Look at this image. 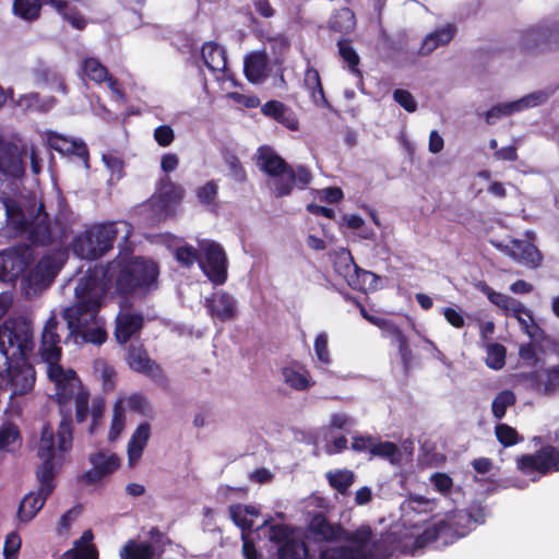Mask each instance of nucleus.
I'll list each match as a JSON object with an SVG mask.
<instances>
[{"label":"nucleus","instance_id":"15","mask_svg":"<svg viewBox=\"0 0 559 559\" xmlns=\"http://www.w3.org/2000/svg\"><path fill=\"white\" fill-rule=\"evenodd\" d=\"M36 247H7L0 251V281L13 282L35 259Z\"/></svg>","mask_w":559,"mask_h":559},{"label":"nucleus","instance_id":"24","mask_svg":"<svg viewBox=\"0 0 559 559\" xmlns=\"http://www.w3.org/2000/svg\"><path fill=\"white\" fill-rule=\"evenodd\" d=\"M0 171L8 176L21 177L25 171V164L17 145L0 139Z\"/></svg>","mask_w":559,"mask_h":559},{"label":"nucleus","instance_id":"14","mask_svg":"<svg viewBox=\"0 0 559 559\" xmlns=\"http://www.w3.org/2000/svg\"><path fill=\"white\" fill-rule=\"evenodd\" d=\"M147 535L151 539L150 543L139 542L134 538L128 539L119 551L120 559L160 558L166 551V547L173 543L168 535L157 526L151 527Z\"/></svg>","mask_w":559,"mask_h":559},{"label":"nucleus","instance_id":"7","mask_svg":"<svg viewBox=\"0 0 559 559\" xmlns=\"http://www.w3.org/2000/svg\"><path fill=\"white\" fill-rule=\"evenodd\" d=\"M175 257L188 269L198 263L214 286H222L227 282L228 258L224 247H176Z\"/></svg>","mask_w":559,"mask_h":559},{"label":"nucleus","instance_id":"54","mask_svg":"<svg viewBox=\"0 0 559 559\" xmlns=\"http://www.w3.org/2000/svg\"><path fill=\"white\" fill-rule=\"evenodd\" d=\"M218 186L215 181H207L197 190L199 201L209 206H214L217 199Z\"/></svg>","mask_w":559,"mask_h":559},{"label":"nucleus","instance_id":"52","mask_svg":"<svg viewBox=\"0 0 559 559\" xmlns=\"http://www.w3.org/2000/svg\"><path fill=\"white\" fill-rule=\"evenodd\" d=\"M331 26L337 32H348L355 26L354 13L348 8L341 9L331 21Z\"/></svg>","mask_w":559,"mask_h":559},{"label":"nucleus","instance_id":"1","mask_svg":"<svg viewBox=\"0 0 559 559\" xmlns=\"http://www.w3.org/2000/svg\"><path fill=\"white\" fill-rule=\"evenodd\" d=\"M34 348L33 325L23 317L0 324V379H7L13 395L29 392L36 381L29 356Z\"/></svg>","mask_w":559,"mask_h":559},{"label":"nucleus","instance_id":"36","mask_svg":"<svg viewBox=\"0 0 559 559\" xmlns=\"http://www.w3.org/2000/svg\"><path fill=\"white\" fill-rule=\"evenodd\" d=\"M304 83L307 90L310 91L311 97L317 105L324 106L328 104L326 98L324 96L319 72L316 69H307L305 73Z\"/></svg>","mask_w":559,"mask_h":559},{"label":"nucleus","instance_id":"30","mask_svg":"<svg viewBox=\"0 0 559 559\" xmlns=\"http://www.w3.org/2000/svg\"><path fill=\"white\" fill-rule=\"evenodd\" d=\"M151 437V425L147 421L141 423L133 431L127 447L129 464L138 462Z\"/></svg>","mask_w":559,"mask_h":559},{"label":"nucleus","instance_id":"11","mask_svg":"<svg viewBox=\"0 0 559 559\" xmlns=\"http://www.w3.org/2000/svg\"><path fill=\"white\" fill-rule=\"evenodd\" d=\"M308 535L317 543H359L367 538V531L358 530L347 531L341 523H333L321 511L314 512L307 526Z\"/></svg>","mask_w":559,"mask_h":559},{"label":"nucleus","instance_id":"22","mask_svg":"<svg viewBox=\"0 0 559 559\" xmlns=\"http://www.w3.org/2000/svg\"><path fill=\"white\" fill-rule=\"evenodd\" d=\"M477 287L479 288V290L481 293H484L487 296V298L489 299V301L491 304L496 305L497 307H499L506 311H511L512 314L518 319V321L522 325L527 328V323L523 318H521V314L523 313V314L527 316L530 319H532V316H531V311L527 310L521 301H519L506 294L493 290L485 282H479Z\"/></svg>","mask_w":559,"mask_h":559},{"label":"nucleus","instance_id":"9","mask_svg":"<svg viewBox=\"0 0 559 559\" xmlns=\"http://www.w3.org/2000/svg\"><path fill=\"white\" fill-rule=\"evenodd\" d=\"M473 520L472 514L465 510H455L444 520H440L427 528L416 537L415 545L419 548L442 539L443 545L453 543L454 540L465 536Z\"/></svg>","mask_w":559,"mask_h":559},{"label":"nucleus","instance_id":"32","mask_svg":"<svg viewBox=\"0 0 559 559\" xmlns=\"http://www.w3.org/2000/svg\"><path fill=\"white\" fill-rule=\"evenodd\" d=\"M510 255L515 262L532 269L540 265L543 255L538 247H498Z\"/></svg>","mask_w":559,"mask_h":559},{"label":"nucleus","instance_id":"25","mask_svg":"<svg viewBox=\"0 0 559 559\" xmlns=\"http://www.w3.org/2000/svg\"><path fill=\"white\" fill-rule=\"evenodd\" d=\"M58 324V320L55 316H51L46 321L40 341V355L43 359H61L62 350L59 346L60 336L57 333Z\"/></svg>","mask_w":559,"mask_h":559},{"label":"nucleus","instance_id":"4","mask_svg":"<svg viewBox=\"0 0 559 559\" xmlns=\"http://www.w3.org/2000/svg\"><path fill=\"white\" fill-rule=\"evenodd\" d=\"M37 456L41 463L35 471L38 481L37 491H31L22 499L17 509V519L22 523L32 521L43 509L47 499L56 488L55 461L62 462L56 450L53 428L49 423L43 425L37 444Z\"/></svg>","mask_w":559,"mask_h":559},{"label":"nucleus","instance_id":"51","mask_svg":"<svg viewBox=\"0 0 559 559\" xmlns=\"http://www.w3.org/2000/svg\"><path fill=\"white\" fill-rule=\"evenodd\" d=\"M370 454L372 456H379L394 462L399 455V447L391 441H373L372 448H370Z\"/></svg>","mask_w":559,"mask_h":559},{"label":"nucleus","instance_id":"19","mask_svg":"<svg viewBox=\"0 0 559 559\" xmlns=\"http://www.w3.org/2000/svg\"><path fill=\"white\" fill-rule=\"evenodd\" d=\"M127 362L131 370L148 377L154 382L162 383L165 380L162 367L150 358L143 345H129Z\"/></svg>","mask_w":559,"mask_h":559},{"label":"nucleus","instance_id":"12","mask_svg":"<svg viewBox=\"0 0 559 559\" xmlns=\"http://www.w3.org/2000/svg\"><path fill=\"white\" fill-rule=\"evenodd\" d=\"M132 230V226L126 221L95 224L79 235L73 245H126Z\"/></svg>","mask_w":559,"mask_h":559},{"label":"nucleus","instance_id":"48","mask_svg":"<svg viewBox=\"0 0 559 559\" xmlns=\"http://www.w3.org/2000/svg\"><path fill=\"white\" fill-rule=\"evenodd\" d=\"M82 70L84 74L96 83H102L108 79V70L96 58H87L83 61Z\"/></svg>","mask_w":559,"mask_h":559},{"label":"nucleus","instance_id":"2","mask_svg":"<svg viewBox=\"0 0 559 559\" xmlns=\"http://www.w3.org/2000/svg\"><path fill=\"white\" fill-rule=\"evenodd\" d=\"M53 399L59 405L61 420L55 433V443L58 456H66L73 445V419L70 402L73 400L76 424H83L91 416L88 432L94 435L102 424L105 414V401L102 397L92 400L90 393L80 385L75 371L70 370V376L64 381L55 384Z\"/></svg>","mask_w":559,"mask_h":559},{"label":"nucleus","instance_id":"61","mask_svg":"<svg viewBox=\"0 0 559 559\" xmlns=\"http://www.w3.org/2000/svg\"><path fill=\"white\" fill-rule=\"evenodd\" d=\"M314 353L318 359L324 364L329 365L331 362L329 346H328V336L325 333H320L317 335L314 340Z\"/></svg>","mask_w":559,"mask_h":559},{"label":"nucleus","instance_id":"39","mask_svg":"<svg viewBox=\"0 0 559 559\" xmlns=\"http://www.w3.org/2000/svg\"><path fill=\"white\" fill-rule=\"evenodd\" d=\"M389 334L397 344L399 354L404 368L408 369L412 361V349L409 347L408 338L396 324L389 325Z\"/></svg>","mask_w":559,"mask_h":559},{"label":"nucleus","instance_id":"26","mask_svg":"<svg viewBox=\"0 0 559 559\" xmlns=\"http://www.w3.org/2000/svg\"><path fill=\"white\" fill-rule=\"evenodd\" d=\"M48 145L64 155H76L83 162L86 168H88V150L84 142L68 139L56 132H50L47 139Z\"/></svg>","mask_w":559,"mask_h":559},{"label":"nucleus","instance_id":"3","mask_svg":"<svg viewBox=\"0 0 559 559\" xmlns=\"http://www.w3.org/2000/svg\"><path fill=\"white\" fill-rule=\"evenodd\" d=\"M122 250L104 267H98L104 290L123 300L145 297L158 288L159 265L151 258L134 255L132 247Z\"/></svg>","mask_w":559,"mask_h":559},{"label":"nucleus","instance_id":"43","mask_svg":"<svg viewBox=\"0 0 559 559\" xmlns=\"http://www.w3.org/2000/svg\"><path fill=\"white\" fill-rule=\"evenodd\" d=\"M41 9L40 0H14L13 12L27 21H34L39 17Z\"/></svg>","mask_w":559,"mask_h":559},{"label":"nucleus","instance_id":"20","mask_svg":"<svg viewBox=\"0 0 559 559\" xmlns=\"http://www.w3.org/2000/svg\"><path fill=\"white\" fill-rule=\"evenodd\" d=\"M311 181V174L304 166L296 169L292 166L285 167L277 176L272 177L271 186L276 197L288 195L295 186L304 189Z\"/></svg>","mask_w":559,"mask_h":559},{"label":"nucleus","instance_id":"21","mask_svg":"<svg viewBox=\"0 0 559 559\" xmlns=\"http://www.w3.org/2000/svg\"><path fill=\"white\" fill-rule=\"evenodd\" d=\"M92 468L86 471L80 477L88 485L96 484L103 478L111 475L120 466V459L116 453L106 454L105 452L92 453L88 457Z\"/></svg>","mask_w":559,"mask_h":559},{"label":"nucleus","instance_id":"28","mask_svg":"<svg viewBox=\"0 0 559 559\" xmlns=\"http://www.w3.org/2000/svg\"><path fill=\"white\" fill-rule=\"evenodd\" d=\"M456 33V27L453 24H447L442 27L435 29L427 34L418 49L419 56H428L439 47L448 45Z\"/></svg>","mask_w":559,"mask_h":559},{"label":"nucleus","instance_id":"16","mask_svg":"<svg viewBox=\"0 0 559 559\" xmlns=\"http://www.w3.org/2000/svg\"><path fill=\"white\" fill-rule=\"evenodd\" d=\"M133 304L129 300L120 302V311L115 319V337L117 343L124 345L139 334L144 326L142 312L132 311Z\"/></svg>","mask_w":559,"mask_h":559},{"label":"nucleus","instance_id":"42","mask_svg":"<svg viewBox=\"0 0 559 559\" xmlns=\"http://www.w3.org/2000/svg\"><path fill=\"white\" fill-rule=\"evenodd\" d=\"M365 559H384L389 556V549L385 540L382 538H374L373 530L370 527V537L362 546Z\"/></svg>","mask_w":559,"mask_h":559},{"label":"nucleus","instance_id":"31","mask_svg":"<svg viewBox=\"0 0 559 559\" xmlns=\"http://www.w3.org/2000/svg\"><path fill=\"white\" fill-rule=\"evenodd\" d=\"M267 58L264 52H251L245 58L243 71L251 83L263 82L267 74Z\"/></svg>","mask_w":559,"mask_h":559},{"label":"nucleus","instance_id":"35","mask_svg":"<svg viewBox=\"0 0 559 559\" xmlns=\"http://www.w3.org/2000/svg\"><path fill=\"white\" fill-rule=\"evenodd\" d=\"M21 444V432L14 424L7 423L0 426V452L13 453Z\"/></svg>","mask_w":559,"mask_h":559},{"label":"nucleus","instance_id":"47","mask_svg":"<svg viewBox=\"0 0 559 559\" xmlns=\"http://www.w3.org/2000/svg\"><path fill=\"white\" fill-rule=\"evenodd\" d=\"M126 427V416H124V409L122 407L121 400H118L114 404L112 408V416H111V423L110 428L108 432V440L109 441H116Z\"/></svg>","mask_w":559,"mask_h":559},{"label":"nucleus","instance_id":"13","mask_svg":"<svg viewBox=\"0 0 559 559\" xmlns=\"http://www.w3.org/2000/svg\"><path fill=\"white\" fill-rule=\"evenodd\" d=\"M69 258V247H55L44 254L28 272L26 280L29 286L47 288L61 271Z\"/></svg>","mask_w":559,"mask_h":559},{"label":"nucleus","instance_id":"59","mask_svg":"<svg viewBox=\"0 0 559 559\" xmlns=\"http://www.w3.org/2000/svg\"><path fill=\"white\" fill-rule=\"evenodd\" d=\"M394 100L408 112L417 109V102L414 96L406 90L397 88L393 92Z\"/></svg>","mask_w":559,"mask_h":559},{"label":"nucleus","instance_id":"60","mask_svg":"<svg viewBox=\"0 0 559 559\" xmlns=\"http://www.w3.org/2000/svg\"><path fill=\"white\" fill-rule=\"evenodd\" d=\"M63 20L69 22L72 27L75 29L82 31L85 28L87 22L85 17L81 14L76 7H70L64 12L60 14Z\"/></svg>","mask_w":559,"mask_h":559},{"label":"nucleus","instance_id":"55","mask_svg":"<svg viewBox=\"0 0 559 559\" xmlns=\"http://www.w3.org/2000/svg\"><path fill=\"white\" fill-rule=\"evenodd\" d=\"M76 257L87 260L96 261L103 258L114 247H71Z\"/></svg>","mask_w":559,"mask_h":559},{"label":"nucleus","instance_id":"62","mask_svg":"<svg viewBox=\"0 0 559 559\" xmlns=\"http://www.w3.org/2000/svg\"><path fill=\"white\" fill-rule=\"evenodd\" d=\"M154 140L163 147L169 146L175 140V132L168 124L158 126L154 130Z\"/></svg>","mask_w":559,"mask_h":559},{"label":"nucleus","instance_id":"56","mask_svg":"<svg viewBox=\"0 0 559 559\" xmlns=\"http://www.w3.org/2000/svg\"><path fill=\"white\" fill-rule=\"evenodd\" d=\"M75 335L83 336L84 341L95 345H102L107 340V332L103 326L84 328L82 332L74 333Z\"/></svg>","mask_w":559,"mask_h":559},{"label":"nucleus","instance_id":"58","mask_svg":"<svg viewBox=\"0 0 559 559\" xmlns=\"http://www.w3.org/2000/svg\"><path fill=\"white\" fill-rule=\"evenodd\" d=\"M47 362V374L55 384L64 381L70 376V370L66 371L59 364L60 360L44 359Z\"/></svg>","mask_w":559,"mask_h":559},{"label":"nucleus","instance_id":"27","mask_svg":"<svg viewBox=\"0 0 559 559\" xmlns=\"http://www.w3.org/2000/svg\"><path fill=\"white\" fill-rule=\"evenodd\" d=\"M358 530L367 531L368 536L365 542L361 544L347 543V545L328 547L320 551L319 559H365L362 546L368 542L370 537V525H360Z\"/></svg>","mask_w":559,"mask_h":559},{"label":"nucleus","instance_id":"23","mask_svg":"<svg viewBox=\"0 0 559 559\" xmlns=\"http://www.w3.org/2000/svg\"><path fill=\"white\" fill-rule=\"evenodd\" d=\"M204 306L212 318L222 322L233 320L236 317V300L225 290L216 292L211 297L205 298Z\"/></svg>","mask_w":559,"mask_h":559},{"label":"nucleus","instance_id":"5","mask_svg":"<svg viewBox=\"0 0 559 559\" xmlns=\"http://www.w3.org/2000/svg\"><path fill=\"white\" fill-rule=\"evenodd\" d=\"M0 231L8 237L28 233L29 245H52L50 222L39 204L36 214H26L20 201L11 197H0Z\"/></svg>","mask_w":559,"mask_h":559},{"label":"nucleus","instance_id":"45","mask_svg":"<svg viewBox=\"0 0 559 559\" xmlns=\"http://www.w3.org/2000/svg\"><path fill=\"white\" fill-rule=\"evenodd\" d=\"M495 435L499 443L504 448L513 447L524 440L523 436H521L515 428L504 423L496 425Z\"/></svg>","mask_w":559,"mask_h":559},{"label":"nucleus","instance_id":"64","mask_svg":"<svg viewBox=\"0 0 559 559\" xmlns=\"http://www.w3.org/2000/svg\"><path fill=\"white\" fill-rule=\"evenodd\" d=\"M431 480H432V484H433L436 490L441 493H448L453 486L452 478L448 474H444V473H436L431 477Z\"/></svg>","mask_w":559,"mask_h":559},{"label":"nucleus","instance_id":"33","mask_svg":"<svg viewBox=\"0 0 559 559\" xmlns=\"http://www.w3.org/2000/svg\"><path fill=\"white\" fill-rule=\"evenodd\" d=\"M203 63L213 72L224 71L226 68V55L223 47L215 43H205L201 49Z\"/></svg>","mask_w":559,"mask_h":559},{"label":"nucleus","instance_id":"41","mask_svg":"<svg viewBox=\"0 0 559 559\" xmlns=\"http://www.w3.org/2000/svg\"><path fill=\"white\" fill-rule=\"evenodd\" d=\"M326 478L329 485L344 495L348 491V488L354 484L355 475L352 471L343 469L336 472H328Z\"/></svg>","mask_w":559,"mask_h":559},{"label":"nucleus","instance_id":"8","mask_svg":"<svg viewBox=\"0 0 559 559\" xmlns=\"http://www.w3.org/2000/svg\"><path fill=\"white\" fill-rule=\"evenodd\" d=\"M518 48L528 56H540L559 50V21L542 20L518 33Z\"/></svg>","mask_w":559,"mask_h":559},{"label":"nucleus","instance_id":"38","mask_svg":"<svg viewBox=\"0 0 559 559\" xmlns=\"http://www.w3.org/2000/svg\"><path fill=\"white\" fill-rule=\"evenodd\" d=\"M94 535L91 530H86L82 533L81 537L74 543V549L69 552H73L75 559H97V551L94 546H91Z\"/></svg>","mask_w":559,"mask_h":559},{"label":"nucleus","instance_id":"49","mask_svg":"<svg viewBox=\"0 0 559 559\" xmlns=\"http://www.w3.org/2000/svg\"><path fill=\"white\" fill-rule=\"evenodd\" d=\"M507 349L499 343H493L487 347V366L491 369L499 370L506 364Z\"/></svg>","mask_w":559,"mask_h":559},{"label":"nucleus","instance_id":"46","mask_svg":"<svg viewBox=\"0 0 559 559\" xmlns=\"http://www.w3.org/2000/svg\"><path fill=\"white\" fill-rule=\"evenodd\" d=\"M337 47H338V53H340L341 58L343 59V61L345 63H347L350 72L357 76H360L361 75L360 71L357 68L359 64L360 58H359L358 53L356 52V50L354 49V47L352 46L350 41L345 40V39L338 40Z\"/></svg>","mask_w":559,"mask_h":559},{"label":"nucleus","instance_id":"29","mask_svg":"<svg viewBox=\"0 0 559 559\" xmlns=\"http://www.w3.org/2000/svg\"><path fill=\"white\" fill-rule=\"evenodd\" d=\"M257 166L271 178L277 176L288 164L270 146H261L257 151Z\"/></svg>","mask_w":559,"mask_h":559},{"label":"nucleus","instance_id":"50","mask_svg":"<svg viewBox=\"0 0 559 559\" xmlns=\"http://www.w3.org/2000/svg\"><path fill=\"white\" fill-rule=\"evenodd\" d=\"M127 406L130 411L148 416L152 413V406L148 399L143 393H132L127 399Z\"/></svg>","mask_w":559,"mask_h":559},{"label":"nucleus","instance_id":"63","mask_svg":"<svg viewBox=\"0 0 559 559\" xmlns=\"http://www.w3.org/2000/svg\"><path fill=\"white\" fill-rule=\"evenodd\" d=\"M338 259L343 260L345 262L344 266H338V264L335 263L336 271L341 275L348 276L352 271H354V272L358 271V266L354 262V259H353V257H352V254H350V252H349L347 247H345V248L342 247V252L340 253Z\"/></svg>","mask_w":559,"mask_h":559},{"label":"nucleus","instance_id":"6","mask_svg":"<svg viewBox=\"0 0 559 559\" xmlns=\"http://www.w3.org/2000/svg\"><path fill=\"white\" fill-rule=\"evenodd\" d=\"M108 290H104L98 266L88 267L74 288L75 302L63 311L71 333H79L96 321Z\"/></svg>","mask_w":559,"mask_h":559},{"label":"nucleus","instance_id":"40","mask_svg":"<svg viewBox=\"0 0 559 559\" xmlns=\"http://www.w3.org/2000/svg\"><path fill=\"white\" fill-rule=\"evenodd\" d=\"M516 402V396L511 390H503L499 392L491 404V412L497 420H501L510 406Z\"/></svg>","mask_w":559,"mask_h":559},{"label":"nucleus","instance_id":"10","mask_svg":"<svg viewBox=\"0 0 559 559\" xmlns=\"http://www.w3.org/2000/svg\"><path fill=\"white\" fill-rule=\"evenodd\" d=\"M516 471L538 481L542 477L559 472V449L552 444L542 445L534 453H525L515 457Z\"/></svg>","mask_w":559,"mask_h":559},{"label":"nucleus","instance_id":"37","mask_svg":"<svg viewBox=\"0 0 559 559\" xmlns=\"http://www.w3.org/2000/svg\"><path fill=\"white\" fill-rule=\"evenodd\" d=\"M282 374L285 383L294 390L304 391L310 388L313 382L310 380L309 372L305 370L299 372L293 367H284Z\"/></svg>","mask_w":559,"mask_h":559},{"label":"nucleus","instance_id":"34","mask_svg":"<svg viewBox=\"0 0 559 559\" xmlns=\"http://www.w3.org/2000/svg\"><path fill=\"white\" fill-rule=\"evenodd\" d=\"M530 378L538 390L545 394L552 393L559 389V365L542 371H534Z\"/></svg>","mask_w":559,"mask_h":559},{"label":"nucleus","instance_id":"44","mask_svg":"<svg viewBox=\"0 0 559 559\" xmlns=\"http://www.w3.org/2000/svg\"><path fill=\"white\" fill-rule=\"evenodd\" d=\"M280 559H306L308 548L302 540L289 539L283 543L278 549Z\"/></svg>","mask_w":559,"mask_h":559},{"label":"nucleus","instance_id":"18","mask_svg":"<svg viewBox=\"0 0 559 559\" xmlns=\"http://www.w3.org/2000/svg\"><path fill=\"white\" fill-rule=\"evenodd\" d=\"M182 197V188L174 183L169 177H164L148 204L153 209L155 217L160 219L173 212L174 206L180 202Z\"/></svg>","mask_w":559,"mask_h":559},{"label":"nucleus","instance_id":"17","mask_svg":"<svg viewBox=\"0 0 559 559\" xmlns=\"http://www.w3.org/2000/svg\"><path fill=\"white\" fill-rule=\"evenodd\" d=\"M550 95H551V92L537 91V92H533L528 95H525L518 100L498 104L496 106H492L485 114L486 123L495 124L502 117H508L514 112L522 111L530 107H535V106L542 105L547 102V99L550 97Z\"/></svg>","mask_w":559,"mask_h":559},{"label":"nucleus","instance_id":"57","mask_svg":"<svg viewBox=\"0 0 559 559\" xmlns=\"http://www.w3.org/2000/svg\"><path fill=\"white\" fill-rule=\"evenodd\" d=\"M21 545L22 540L16 532L8 534L3 545L4 559H16Z\"/></svg>","mask_w":559,"mask_h":559},{"label":"nucleus","instance_id":"53","mask_svg":"<svg viewBox=\"0 0 559 559\" xmlns=\"http://www.w3.org/2000/svg\"><path fill=\"white\" fill-rule=\"evenodd\" d=\"M230 519L239 528H241L242 533H249L253 528V521L248 518L247 514H243L240 509V503L231 504L228 508Z\"/></svg>","mask_w":559,"mask_h":559}]
</instances>
